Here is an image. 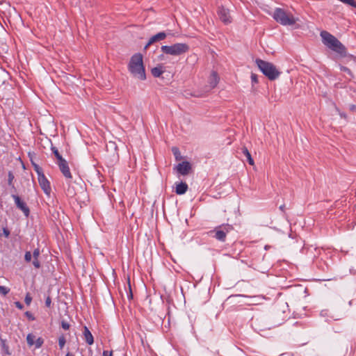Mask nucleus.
<instances>
[{"label":"nucleus","mask_w":356,"mask_h":356,"mask_svg":"<svg viewBox=\"0 0 356 356\" xmlns=\"http://www.w3.org/2000/svg\"><path fill=\"white\" fill-rule=\"evenodd\" d=\"M320 35L323 43L329 49L339 54L341 57H348L356 60L355 56L348 54L345 46L336 37L326 31H322Z\"/></svg>","instance_id":"obj_1"},{"label":"nucleus","mask_w":356,"mask_h":356,"mask_svg":"<svg viewBox=\"0 0 356 356\" xmlns=\"http://www.w3.org/2000/svg\"><path fill=\"white\" fill-rule=\"evenodd\" d=\"M129 70L134 77L142 81L146 79V74L141 54H135L131 56L129 63Z\"/></svg>","instance_id":"obj_2"},{"label":"nucleus","mask_w":356,"mask_h":356,"mask_svg":"<svg viewBox=\"0 0 356 356\" xmlns=\"http://www.w3.org/2000/svg\"><path fill=\"white\" fill-rule=\"evenodd\" d=\"M255 63L261 72L270 80L274 81L280 75L281 72L272 63L257 58Z\"/></svg>","instance_id":"obj_3"},{"label":"nucleus","mask_w":356,"mask_h":356,"mask_svg":"<svg viewBox=\"0 0 356 356\" xmlns=\"http://www.w3.org/2000/svg\"><path fill=\"white\" fill-rule=\"evenodd\" d=\"M161 51L171 56H180L188 51L189 46L186 43H176L170 46L163 45Z\"/></svg>","instance_id":"obj_4"},{"label":"nucleus","mask_w":356,"mask_h":356,"mask_svg":"<svg viewBox=\"0 0 356 356\" xmlns=\"http://www.w3.org/2000/svg\"><path fill=\"white\" fill-rule=\"evenodd\" d=\"M234 230V227L229 224H222L211 230L209 234L220 242L226 241L227 234Z\"/></svg>","instance_id":"obj_5"},{"label":"nucleus","mask_w":356,"mask_h":356,"mask_svg":"<svg viewBox=\"0 0 356 356\" xmlns=\"http://www.w3.org/2000/svg\"><path fill=\"white\" fill-rule=\"evenodd\" d=\"M273 18L280 24L284 26H291L296 22V19L294 18L293 15L287 13L282 8H276Z\"/></svg>","instance_id":"obj_6"},{"label":"nucleus","mask_w":356,"mask_h":356,"mask_svg":"<svg viewBox=\"0 0 356 356\" xmlns=\"http://www.w3.org/2000/svg\"><path fill=\"white\" fill-rule=\"evenodd\" d=\"M12 197L15 200L16 207L20 209L26 217L29 216L30 210L26 204L17 195H12Z\"/></svg>","instance_id":"obj_7"},{"label":"nucleus","mask_w":356,"mask_h":356,"mask_svg":"<svg viewBox=\"0 0 356 356\" xmlns=\"http://www.w3.org/2000/svg\"><path fill=\"white\" fill-rule=\"evenodd\" d=\"M218 15L220 19L225 24H229L231 22V16L228 9L220 6L218 10Z\"/></svg>","instance_id":"obj_8"},{"label":"nucleus","mask_w":356,"mask_h":356,"mask_svg":"<svg viewBox=\"0 0 356 356\" xmlns=\"http://www.w3.org/2000/svg\"><path fill=\"white\" fill-rule=\"evenodd\" d=\"M38 176V182L41 188L46 194H49L51 192V187L49 181L47 180L44 173L40 174Z\"/></svg>","instance_id":"obj_9"},{"label":"nucleus","mask_w":356,"mask_h":356,"mask_svg":"<svg viewBox=\"0 0 356 356\" xmlns=\"http://www.w3.org/2000/svg\"><path fill=\"white\" fill-rule=\"evenodd\" d=\"M59 169L62 174L67 179L72 178V175L70 170L68 163L65 159L57 162Z\"/></svg>","instance_id":"obj_10"},{"label":"nucleus","mask_w":356,"mask_h":356,"mask_svg":"<svg viewBox=\"0 0 356 356\" xmlns=\"http://www.w3.org/2000/svg\"><path fill=\"white\" fill-rule=\"evenodd\" d=\"M176 169L179 174L182 175H187L191 170V165L188 161H183L176 166Z\"/></svg>","instance_id":"obj_11"},{"label":"nucleus","mask_w":356,"mask_h":356,"mask_svg":"<svg viewBox=\"0 0 356 356\" xmlns=\"http://www.w3.org/2000/svg\"><path fill=\"white\" fill-rule=\"evenodd\" d=\"M167 36V34L165 32H159L157 34L153 35L151 37L147 43V44L145 46V49L148 48L151 44L159 42L161 40H164Z\"/></svg>","instance_id":"obj_12"},{"label":"nucleus","mask_w":356,"mask_h":356,"mask_svg":"<svg viewBox=\"0 0 356 356\" xmlns=\"http://www.w3.org/2000/svg\"><path fill=\"white\" fill-rule=\"evenodd\" d=\"M83 334L84 336L86 342L88 345L93 344V343H94L93 336H92V333L90 332V331L89 330V329L86 326L83 327Z\"/></svg>","instance_id":"obj_13"},{"label":"nucleus","mask_w":356,"mask_h":356,"mask_svg":"<svg viewBox=\"0 0 356 356\" xmlns=\"http://www.w3.org/2000/svg\"><path fill=\"white\" fill-rule=\"evenodd\" d=\"M219 82V77L216 72L213 71L209 76V83L211 88H214Z\"/></svg>","instance_id":"obj_14"},{"label":"nucleus","mask_w":356,"mask_h":356,"mask_svg":"<svg viewBox=\"0 0 356 356\" xmlns=\"http://www.w3.org/2000/svg\"><path fill=\"white\" fill-rule=\"evenodd\" d=\"M188 190V185L185 182H180L176 184L175 193L177 195H183Z\"/></svg>","instance_id":"obj_15"},{"label":"nucleus","mask_w":356,"mask_h":356,"mask_svg":"<svg viewBox=\"0 0 356 356\" xmlns=\"http://www.w3.org/2000/svg\"><path fill=\"white\" fill-rule=\"evenodd\" d=\"M163 67L162 65H159L158 66L153 67L151 70V73L154 77H160L161 74L164 72L163 70Z\"/></svg>","instance_id":"obj_16"},{"label":"nucleus","mask_w":356,"mask_h":356,"mask_svg":"<svg viewBox=\"0 0 356 356\" xmlns=\"http://www.w3.org/2000/svg\"><path fill=\"white\" fill-rule=\"evenodd\" d=\"M241 151H242L243 154L246 156L248 163L251 165H254V160L252 158L251 154H250V152L248 151V148L244 146L241 148Z\"/></svg>","instance_id":"obj_17"},{"label":"nucleus","mask_w":356,"mask_h":356,"mask_svg":"<svg viewBox=\"0 0 356 356\" xmlns=\"http://www.w3.org/2000/svg\"><path fill=\"white\" fill-rule=\"evenodd\" d=\"M51 149L53 154H54V156H56V158L57 159V162H59L64 159L56 147L51 145Z\"/></svg>","instance_id":"obj_18"},{"label":"nucleus","mask_w":356,"mask_h":356,"mask_svg":"<svg viewBox=\"0 0 356 356\" xmlns=\"http://www.w3.org/2000/svg\"><path fill=\"white\" fill-rule=\"evenodd\" d=\"M172 152L175 156V158L176 159V161H181L182 159V156L181 155V152L179 149L178 147H173L172 148Z\"/></svg>","instance_id":"obj_19"},{"label":"nucleus","mask_w":356,"mask_h":356,"mask_svg":"<svg viewBox=\"0 0 356 356\" xmlns=\"http://www.w3.org/2000/svg\"><path fill=\"white\" fill-rule=\"evenodd\" d=\"M128 287H129V291H126L127 294V298L129 300H131L133 299V292L131 286L130 280L129 277H128ZM125 291H127L126 287L124 286Z\"/></svg>","instance_id":"obj_20"},{"label":"nucleus","mask_w":356,"mask_h":356,"mask_svg":"<svg viewBox=\"0 0 356 356\" xmlns=\"http://www.w3.org/2000/svg\"><path fill=\"white\" fill-rule=\"evenodd\" d=\"M35 337L33 334H29L26 337V341L29 346H33L35 343Z\"/></svg>","instance_id":"obj_21"},{"label":"nucleus","mask_w":356,"mask_h":356,"mask_svg":"<svg viewBox=\"0 0 356 356\" xmlns=\"http://www.w3.org/2000/svg\"><path fill=\"white\" fill-rule=\"evenodd\" d=\"M32 165L34 168L35 171L37 172L38 175L40 174L43 173L42 169L35 163H34L33 161H31Z\"/></svg>","instance_id":"obj_22"},{"label":"nucleus","mask_w":356,"mask_h":356,"mask_svg":"<svg viewBox=\"0 0 356 356\" xmlns=\"http://www.w3.org/2000/svg\"><path fill=\"white\" fill-rule=\"evenodd\" d=\"M43 343L44 339L42 337H39L35 341L34 344L35 345L36 348H39L42 346Z\"/></svg>","instance_id":"obj_23"},{"label":"nucleus","mask_w":356,"mask_h":356,"mask_svg":"<svg viewBox=\"0 0 356 356\" xmlns=\"http://www.w3.org/2000/svg\"><path fill=\"white\" fill-rule=\"evenodd\" d=\"M66 343L65 338L63 335L60 336L58 339V345L60 349H62Z\"/></svg>","instance_id":"obj_24"},{"label":"nucleus","mask_w":356,"mask_h":356,"mask_svg":"<svg viewBox=\"0 0 356 356\" xmlns=\"http://www.w3.org/2000/svg\"><path fill=\"white\" fill-rule=\"evenodd\" d=\"M8 184L10 186L13 185V181L14 179V175L12 172H9L8 175Z\"/></svg>","instance_id":"obj_25"},{"label":"nucleus","mask_w":356,"mask_h":356,"mask_svg":"<svg viewBox=\"0 0 356 356\" xmlns=\"http://www.w3.org/2000/svg\"><path fill=\"white\" fill-rule=\"evenodd\" d=\"M10 291V289L3 286H0V293L6 296V294L8 293V292Z\"/></svg>","instance_id":"obj_26"},{"label":"nucleus","mask_w":356,"mask_h":356,"mask_svg":"<svg viewBox=\"0 0 356 356\" xmlns=\"http://www.w3.org/2000/svg\"><path fill=\"white\" fill-rule=\"evenodd\" d=\"M67 194L68 195L73 197L76 195V191L74 190L73 187L69 186L67 189Z\"/></svg>","instance_id":"obj_27"},{"label":"nucleus","mask_w":356,"mask_h":356,"mask_svg":"<svg viewBox=\"0 0 356 356\" xmlns=\"http://www.w3.org/2000/svg\"><path fill=\"white\" fill-rule=\"evenodd\" d=\"M31 257H32V255H31V252H29V251L26 252L25 255H24L25 261L27 262H30L31 260Z\"/></svg>","instance_id":"obj_28"},{"label":"nucleus","mask_w":356,"mask_h":356,"mask_svg":"<svg viewBox=\"0 0 356 356\" xmlns=\"http://www.w3.org/2000/svg\"><path fill=\"white\" fill-rule=\"evenodd\" d=\"M31 300H32V298L31 296H30V294L28 293L26 296H25V298H24V302L27 305H29L31 302Z\"/></svg>","instance_id":"obj_29"},{"label":"nucleus","mask_w":356,"mask_h":356,"mask_svg":"<svg viewBox=\"0 0 356 356\" xmlns=\"http://www.w3.org/2000/svg\"><path fill=\"white\" fill-rule=\"evenodd\" d=\"M61 327L63 329L67 330L70 329V325L65 321H61Z\"/></svg>","instance_id":"obj_30"},{"label":"nucleus","mask_w":356,"mask_h":356,"mask_svg":"<svg viewBox=\"0 0 356 356\" xmlns=\"http://www.w3.org/2000/svg\"><path fill=\"white\" fill-rule=\"evenodd\" d=\"M341 70L343 71V72H345L346 73H348L349 75H350L351 76H353V74L350 71V69H348V67H345V66H341Z\"/></svg>","instance_id":"obj_31"},{"label":"nucleus","mask_w":356,"mask_h":356,"mask_svg":"<svg viewBox=\"0 0 356 356\" xmlns=\"http://www.w3.org/2000/svg\"><path fill=\"white\" fill-rule=\"evenodd\" d=\"M40 252L38 248L34 250L33 252V259H38V257L40 256Z\"/></svg>","instance_id":"obj_32"},{"label":"nucleus","mask_w":356,"mask_h":356,"mask_svg":"<svg viewBox=\"0 0 356 356\" xmlns=\"http://www.w3.org/2000/svg\"><path fill=\"white\" fill-rule=\"evenodd\" d=\"M24 314L31 321H34L35 319L33 315L29 311L26 312Z\"/></svg>","instance_id":"obj_33"},{"label":"nucleus","mask_w":356,"mask_h":356,"mask_svg":"<svg viewBox=\"0 0 356 356\" xmlns=\"http://www.w3.org/2000/svg\"><path fill=\"white\" fill-rule=\"evenodd\" d=\"M33 265L34 266L35 268H40V261H38V259H33Z\"/></svg>","instance_id":"obj_34"},{"label":"nucleus","mask_w":356,"mask_h":356,"mask_svg":"<svg viewBox=\"0 0 356 356\" xmlns=\"http://www.w3.org/2000/svg\"><path fill=\"white\" fill-rule=\"evenodd\" d=\"M2 348L6 354H10L8 346L5 343V341L2 340Z\"/></svg>","instance_id":"obj_35"},{"label":"nucleus","mask_w":356,"mask_h":356,"mask_svg":"<svg viewBox=\"0 0 356 356\" xmlns=\"http://www.w3.org/2000/svg\"><path fill=\"white\" fill-rule=\"evenodd\" d=\"M251 80L253 83H258V77L257 75L255 74L252 73L251 74Z\"/></svg>","instance_id":"obj_36"},{"label":"nucleus","mask_w":356,"mask_h":356,"mask_svg":"<svg viewBox=\"0 0 356 356\" xmlns=\"http://www.w3.org/2000/svg\"><path fill=\"white\" fill-rule=\"evenodd\" d=\"M51 299L49 296H47L46 300H45V305L46 307H51Z\"/></svg>","instance_id":"obj_37"},{"label":"nucleus","mask_w":356,"mask_h":356,"mask_svg":"<svg viewBox=\"0 0 356 356\" xmlns=\"http://www.w3.org/2000/svg\"><path fill=\"white\" fill-rule=\"evenodd\" d=\"M15 305L16 307H17L19 309H22L24 308V305L19 301L15 302Z\"/></svg>","instance_id":"obj_38"},{"label":"nucleus","mask_w":356,"mask_h":356,"mask_svg":"<svg viewBox=\"0 0 356 356\" xmlns=\"http://www.w3.org/2000/svg\"><path fill=\"white\" fill-rule=\"evenodd\" d=\"M103 356H113V351L108 352V350H104Z\"/></svg>","instance_id":"obj_39"},{"label":"nucleus","mask_w":356,"mask_h":356,"mask_svg":"<svg viewBox=\"0 0 356 356\" xmlns=\"http://www.w3.org/2000/svg\"><path fill=\"white\" fill-rule=\"evenodd\" d=\"M3 234L5 235L6 237H8L9 236L10 231L7 228H3Z\"/></svg>","instance_id":"obj_40"},{"label":"nucleus","mask_w":356,"mask_h":356,"mask_svg":"<svg viewBox=\"0 0 356 356\" xmlns=\"http://www.w3.org/2000/svg\"><path fill=\"white\" fill-rule=\"evenodd\" d=\"M350 110L351 111H354V112H356V106L354 105V104H352L350 106Z\"/></svg>","instance_id":"obj_41"},{"label":"nucleus","mask_w":356,"mask_h":356,"mask_svg":"<svg viewBox=\"0 0 356 356\" xmlns=\"http://www.w3.org/2000/svg\"><path fill=\"white\" fill-rule=\"evenodd\" d=\"M110 146L112 147H114L115 149H117V147H116L115 143L110 142Z\"/></svg>","instance_id":"obj_42"},{"label":"nucleus","mask_w":356,"mask_h":356,"mask_svg":"<svg viewBox=\"0 0 356 356\" xmlns=\"http://www.w3.org/2000/svg\"><path fill=\"white\" fill-rule=\"evenodd\" d=\"M284 207H285V205L284 204H282L280 207V209L282 211H284Z\"/></svg>","instance_id":"obj_43"},{"label":"nucleus","mask_w":356,"mask_h":356,"mask_svg":"<svg viewBox=\"0 0 356 356\" xmlns=\"http://www.w3.org/2000/svg\"><path fill=\"white\" fill-rule=\"evenodd\" d=\"M340 115L342 117V118H346V115L343 113H340Z\"/></svg>","instance_id":"obj_44"},{"label":"nucleus","mask_w":356,"mask_h":356,"mask_svg":"<svg viewBox=\"0 0 356 356\" xmlns=\"http://www.w3.org/2000/svg\"><path fill=\"white\" fill-rule=\"evenodd\" d=\"M65 356H74L72 353L68 352Z\"/></svg>","instance_id":"obj_45"},{"label":"nucleus","mask_w":356,"mask_h":356,"mask_svg":"<svg viewBox=\"0 0 356 356\" xmlns=\"http://www.w3.org/2000/svg\"><path fill=\"white\" fill-rule=\"evenodd\" d=\"M235 296H239V295H235V296H230L229 298L235 297Z\"/></svg>","instance_id":"obj_46"}]
</instances>
